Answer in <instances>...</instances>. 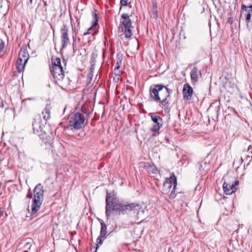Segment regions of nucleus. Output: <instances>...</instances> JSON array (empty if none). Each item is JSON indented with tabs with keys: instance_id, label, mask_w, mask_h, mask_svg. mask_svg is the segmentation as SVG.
<instances>
[{
	"instance_id": "cd10ccee",
	"label": "nucleus",
	"mask_w": 252,
	"mask_h": 252,
	"mask_svg": "<svg viewBox=\"0 0 252 252\" xmlns=\"http://www.w3.org/2000/svg\"><path fill=\"white\" fill-rule=\"evenodd\" d=\"M31 98H27L24 100H23L22 102V106H26V102L27 100H30Z\"/></svg>"
},
{
	"instance_id": "4468645a",
	"label": "nucleus",
	"mask_w": 252,
	"mask_h": 252,
	"mask_svg": "<svg viewBox=\"0 0 252 252\" xmlns=\"http://www.w3.org/2000/svg\"><path fill=\"white\" fill-rule=\"evenodd\" d=\"M201 76V71L196 67H193L190 72V78L191 83L193 84H195Z\"/></svg>"
},
{
	"instance_id": "f704fd0d",
	"label": "nucleus",
	"mask_w": 252,
	"mask_h": 252,
	"mask_svg": "<svg viewBox=\"0 0 252 252\" xmlns=\"http://www.w3.org/2000/svg\"><path fill=\"white\" fill-rule=\"evenodd\" d=\"M32 130L33 131V133L35 135H36V133H35V130H34V127H32Z\"/></svg>"
},
{
	"instance_id": "20e7f679",
	"label": "nucleus",
	"mask_w": 252,
	"mask_h": 252,
	"mask_svg": "<svg viewBox=\"0 0 252 252\" xmlns=\"http://www.w3.org/2000/svg\"><path fill=\"white\" fill-rule=\"evenodd\" d=\"M119 28L124 32L126 38H128L132 36V22L129 15L127 13H123L121 16L120 25Z\"/></svg>"
},
{
	"instance_id": "7c9ffc66",
	"label": "nucleus",
	"mask_w": 252,
	"mask_h": 252,
	"mask_svg": "<svg viewBox=\"0 0 252 252\" xmlns=\"http://www.w3.org/2000/svg\"><path fill=\"white\" fill-rule=\"evenodd\" d=\"M73 50L75 51V48L74 47V43L75 42V38L74 37V36H73Z\"/></svg>"
},
{
	"instance_id": "aec40b11",
	"label": "nucleus",
	"mask_w": 252,
	"mask_h": 252,
	"mask_svg": "<svg viewBox=\"0 0 252 252\" xmlns=\"http://www.w3.org/2000/svg\"><path fill=\"white\" fill-rule=\"evenodd\" d=\"M17 69L18 72H21L24 69L26 63H24V61L20 58H18L17 60Z\"/></svg>"
},
{
	"instance_id": "393cba45",
	"label": "nucleus",
	"mask_w": 252,
	"mask_h": 252,
	"mask_svg": "<svg viewBox=\"0 0 252 252\" xmlns=\"http://www.w3.org/2000/svg\"><path fill=\"white\" fill-rule=\"evenodd\" d=\"M131 0H121L120 4L122 6H126L128 4L130 3Z\"/></svg>"
},
{
	"instance_id": "c756f323",
	"label": "nucleus",
	"mask_w": 252,
	"mask_h": 252,
	"mask_svg": "<svg viewBox=\"0 0 252 252\" xmlns=\"http://www.w3.org/2000/svg\"><path fill=\"white\" fill-rule=\"evenodd\" d=\"M45 134H43V133H41L40 134H36L37 136H39V137H41L42 138H43L44 136H45Z\"/></svg>"
},
{
	"instance_id": "c9c22d12",
	"label": "nucleus",
	"mask_w": 252,
	"mask_h": 252,
	"mask_svg": "<svg viewBox=\"0 0 252 252\" xmlns=\"http://www.w3.org/2000/svg\"><path fill=\"white\" fill-rule=\"evenodd\" d=\"M31 3H32V0H30Z\"/></svg>"
},
{
	"instance_id": "a211bd4d",
	"label": "nucleus",
	"mask_w": 252,
	"mask_h": 252,
	"mask_svg": "<svg viewBox=\"0 0 252 252\" xmlns=\"http://www.w3.org/2000/svg\"><path fill=\"white\" fill-rule=\"evenodd\" d=\"M52 107L50 104H47L44 108V110L42 111V113L43 115V119L47 121L48 120L50 117L51 114V110Z\"/></svg>"
},
{
	"instance_id": "dca6fc26",
	"label": "nucleus",
	"mask_w": 252,
	"mask_h": 252,
	"mask_svg": "<svg viewBox=\"0 0 252 252\" xmlns=\"http://www.w3.org/2000/svg\"><path fill=\"white\" fill-rule=\"evenodd\" d=\"M96 10H94V11L92 13L93 17V21L92 22V26L88 29V32H85L83 33V35H86L88 34H89L90 32H89L90 31L92 30V28L93 27H96L98 25V15L95 13V11Z\"/></svg>"
},
{
	"instance_id": "f8f14e48",
	"label": "nucleus",
	"mask_w": 252,
	"mask_h": 252,
	"mask_svg": "<svg viewBox=\"0 0 252 252\" xmlns=\"http://www.w3.org/2000/svg\"><path fill=\"white\" fill-rule=\"evenodd\" d=\"M51 72L53 73L54 78L58 80H62L64 78V71L62 66L54 67V68H51Z\"/></svg>"
},
{
	"instance_id": "f03ea898",
	"label": "nucleus",
	"mask_w": 252,
	"mask_h": 252,
	"mask_svg": "<svg viewBox=\"0 0 252 252\" xmlns=\"http://www.w3.org/2000/svg\"><path fill=\"white\" fill-rule=\"evenodd\" d=\"M149 92L152 100L158 103L164 113H169L171 109L172 89L163 84H154L150 87Z\"/></svg>"
},
{
	"instance_id": "f3484780",
	"label": "nucleus",
	"mask_w": 252,
	"mask_h": 252,
	"mask_svg": "<svg viewBox=\"0 0 252 252\" xmlns=\"http://www.w3.org/2000/svg\"><path fill=\"white\" fill-rule=\"evenodd\" d=\"M18 58H21L24 61V63H26L29 59V54L27 49L25 48H21L19 51Z\"/></svg>"
},
{
	"instance_id": "f257e3e1",
	"label": "nucleus",
	"mask_w": 252,
	"mask_h": 252,
	"mask_svg": "<svg viewBox=\"0 0 252 252\" xmlns=\"http://www.w3.org/2000/svg\"><path fill=\"white\" fill-rule=\"evenodd\" d=\"M140 211L143 212L141 205L137 203H131L128 204H124L123 202L115 196H112L111 193L107 192L106 196L105 214L107 219L110 216L111 211L119 212V214H130L132 213L138 215Z\"/></svg>"
},
{
	"instance_id": "a878e982",
	"label": "nucleus",
	"mask_w": 252,
	"mask_h": 252,
	"mask_svg": "<svg viewBox=\"0 0 252 252\" xmlns=\"http://www.w3.org/2000/svg\"><path fill=\"white\" fill-rule=\"evenodd\" d=\"M150 168L151 169V172L152 173H156L158 170L157 168L153 166H151Z\"/></svg>"
},
{
	"instance_id": "c85d7f7f",
	"label": "nucleus",
	"mask_w": 252,
	"mask_h": 252,
	"mask_svg": "<svg viewBox=\"0 0 252 252\" xmlns=\"http://www.w3.org/2000/svg\"><path fill=\"white\" fill-rule=\"evenodd\" d=\"M4 105V101L0 98V107L3 108Z\"/></svg>"
},
{
	"instance_id": "7ed1b4c3",
	"label": "nucleus",
	"mask_w": 252,
	"mask_h": 252,
	"mask_svg": "<svg viewBox=\"0 0 252 252\" xmlns=\"http://www.w3.org/2000/svg\"><path fill=\"white\" fill-rule=\"evenodd\" d=\"M177 185V178L174 173L173 172L171 176L169 178H166L163 182L162 189L163 193H169L171 189H172L171 192L169 194V196L170 198L174 199L176 196L175 191Z\"/></svg>"
},
{
	"instance_id": "b1692460",
	"label": "nucleus",
	"mask_w": 252,
	"mask_h": 252,
	"mask_svg": "<svg viewBox=\"0 0 252 252\" xmlns=\"http://www.w3.org/2000/svg\"><path fill=\"white\" fill-rule=\"evenodd\" d=\"M160 129H154L153 127L150 128V130L153 131V133L151 134V137H156L159 135Z\"/></svg>"
},
{
	"instance_id": "9b49d317",
	"label": "nucleus",
	"mask_w": 252,
	"mask_h": 252,
	"mask_svg": "<svg viewBox=\"0 0 252 252\" xmlns=\"http://www.w3.org/2000/svg\"><path fill=\"white\" fill-rule=\"evenodd\" d=\"M150 116L152 120L154 123L152 127H153L154 129H160L163 125L162 118L154 113H151Z\"/></svg>"
},
{
	"instance_id": "bb28decb",
	"label": "nucleus",
	"mask_w": 252,
	"mask_h": 252,
	"mask_svg": "<svg viewBox=\"0 0 252 252\" xmlns=\"http://www.w3.org/2000/svg\"><path fill=\"white\" fill-rule=\"evenodd\" d=\"M4 47V42L2 40L0 42V52L3 50Z\"/></svg>"
},
{
	"instance_id": "423d86ee",
	"label": "nucleus",
	"mask_w": 252,
	"mask_h": 252,
	"mask_svg": "<svg viewBox=\"0 0 252 252\" xmlns=\"http://www.w3.org/2000/svg\"><path fill=\"white\" fill-rule=\"evenodd\" d=\"M240 18L242 20L245 21L247 28L250 30V23L252 19V4L249 6H246L244 4L241 5Z\"/></svg>"
},
{
	"instance_id": "2eb2a0df",
	"label": "nucleus",
	"mask_w": 252,
	"mask_h": 252,
	"mask_svg": "<svg viewBox=\"0 0 252 252\" xmlns=\"http://www.w3.org/2000/svg\"><path fill=\"white\" fill-rule=\"evenodd\" d=\"M117 62L114 68L115 73L118 75H120L122 73V71L119 70L123 61V55L122 54H118L116 56Z\"/></svg>"
},
{
	"instance_id": "6e6552de",
	"label": "nucleus",
	"mask_w": 252,
	"mask_h": 252,
	"mask_svg": "<svg viewBox=\"0 0 252 252\" xmlns=\"http://www.w3.org/2000/svg\"><path fill=\"white\" fill-rule=\"evenodd\" d=\"M44 192H34V199L32 200V215L40 208L43 200Z\"/></svg>"
},
{
	"instance_id": "0eeeda50",
	"label": "nucleus",
	"mask_w": 252,
	"mask_h": 252,
	"mask_svg": "<svg viewBox=\"0 0 252 252\" xmlns=\"http://www.w3.org/2000/svg\"><path fill=\"white\" fill-rule=\"evenodd\" d=\"M61 41L62 48H65L70 43V39L68 34V28L66 25L63 23L60 29Z\"/></svg>"
},
{
	"instance_id": "ddd939ff",
	"label": "nucleus",
	"mask_w": 252,
	"mask_h": 252,
	"mask_svg": "<svg viewBox=\"0 0 252 252\" xmlns=\"http://www.w3.org/2000/svg\"><path fill=\"white\" fill-rule=\"evenodd\" d=\"M193 94V89L188 83H186L184 85L183 89V98L185 100H188L191 99Z\"/></svg>"
},
{
	"instance_id": "1a4fd4ad",
	"label": "nucleus",
	"mask_w": 252,
	"mask_h": 252,
	"mask_svg": "<svg viewBox=\"0 0 252 252\" xmlns=\"http://www.w3.org/2000/svg\"><path fill=\"white\" fill-rule=\"evenodd\" d=\"M98 220L101 225L100 234L96 239L97 246L99 247L102 244L103 240L107 238L108 234H107L106 224L101 219H98Z\"/></svg>"
},
{
	"instance_id": "473e14b6",
	"label": "nucleus",
	"mask_w": 252,
	"mask_h": 252,
	"mask_svg": "<svg viewBox=\"0 0 252 252\" xmlns=\"http://www.w3.org/2000/svg\"><path fill=\"white\" fill-rule=\"evenodd\" d=\"M153 11H154L153 13L157 15V14L158 13L157 9H155V10H153Z\"/></svg>"
},
{
	"instance_id": "4be33fe9",
	"label": "nucleus",
	"mask_w": 252,
	"mask_h": 252,
	"mask_svg": "<svg viewBox=\"0 0 252 252\" xmlns=\"http://www.w3.org/2000/svg\"><path fill=\"white\" fill-rule=\"evenodd\" d=\"M248 152H249V154L246 155L245 158V159L248 161L249 164L252 159V147L251 146H249L248 149Z\"/></svg>"
},
{
	"instance_id": "2f4dec72",
	"label": "nucleus",
	"mask_w": 252,
	"mask_h": 252,
	"mask_svg": "<svg viewBox=\"0 0 252 252\" xmlns=\"http://www.w3.org/2000/svg\"><path fill=\"white\" fill-rule=\"evenodd\" d=\"M153 10H155V9H157V6L156 4L153 5Z\"/></svg>"
},
{
	"instance_id": "412c9836",
	"label": "nucleus",
	"mask_w": 252,
	"mask_h": 252,
	"mask_svg": "<svg viewBox=\"0 0 252 252\" xmlns=\"http://www.w3.org/2000/svg\"><path fill=\"white\" fill-rule=\"evenodd\" d=\"M52 66L51 68H54V67H61L62 66L61 65V59L59 58H56L54 59H52Z\"/></svg>"
},
{
	"instance_id": "39448f33",
	"label": "nucleus",
	"mask_w": 252,
	"mask_h": 252,
	"mask_svg": "<svg viewBox=\"0 0 252 252\" xmlns=\"http://www.w3.org/2000/svg\"><path fill=\"white\" fill-rule=\"evenodd\" d=\"M85 117L83 114L79 113H75L69 121V124L66 126V128L70 130L80 129L84 127Z\"/></svg>"
},
{
	"instance_id": "72a5a7b5",
	"label": "nucleus",
	"mask_w": 252,
	"mask_h": 252,
	"mask_svg": "<svg viewBox=\"0 0 252 252\" xmlns=\"http://www.w3.org/2000/svg\"><path fill=\"white\" fill-rule=\"evenodd\" d=\"M35 53H36V52H35ZM32 55H33V54H34V52L32 51ZM37 56V54H35V55H34V57H36Z\"/></svg>"
},
{
	"instance_id": "9d476101",
	"label": "nucleus",
	"mask_w": 252,
	"mask_h": 252,
	"mask_svg": "<svg viewBox=\"0 0 252 252\" xmlns=\"http://www.w3.org/2000/svg\"><path fill=\"white\" fill-rule=\"evenodd\" d=\"M239 184V181L236 180L232 183L224 182L223 184V189L226 194H231L237 190L236 186Z\"/></svg>"
},
{
	"instance_id": "6ab92c4d",
	"label": "nucleus",
	"mask_w": 252,
	"mask_h": 252,
	"mask_svg": "<svg viewBox=\"0 0 252 252\" xmlns=\"http://www.w3.org/2000/svg\"><path fill=\"white\" fill-rule=\"evenodd\" d=\"M32 198V193L29 191L27 195L26 198L25 199V202L26 203L25 207L26 209V210L28 211L29 216H28L26 214L27 217H32V212L30 211V199Z\"/></svg>"
},
{
	"instance_id": "5701e85b",
	"label": "nucleus",
	"mask_w": 252,
	"mask_h": 252,
	"mask_svg": "<svg viewBox=\"0 0 252 252\" xmlns=\"http://www.w3.org/2000/svg\"><path fill=\"white\" fill-rule=\"evenodd\" d=\"M34 192H44L43 186L39 184L33 189Z\"/></svg>"
},
{
	"instance_id": "e433bc0d",
	"label": "nucleus",
	"mask_w": 252,
	"mask_h": 252,
	"mask_svg": "<svg viewBox=\"0 0 252 252\" xmlns=\"http://www.w3.org/2000/svg\"><path fill=\"white\" fill-rule=\"evenodd\" d=\"M241 160L243 161V159L242 158H241Z\"/></svg>"
}]
</instances>
